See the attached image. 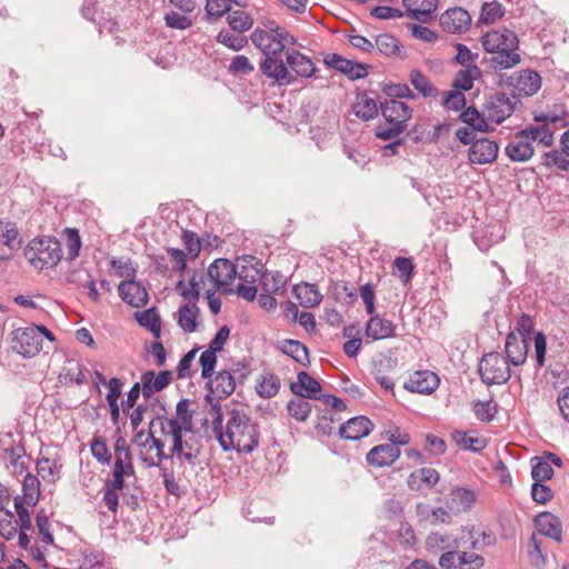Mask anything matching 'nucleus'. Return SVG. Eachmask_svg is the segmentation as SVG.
<instances>
[{"instance_id":"obj_1","label":"nucleus","mask_w":569,"mask_h":569,"mask_svg":"<svg viewBox=\"0 0 569 569\" xmlns=\"http://www.w3.org/2000/svg\"><path fill=\"white\" fill-rule=\"evenodd\" d=\"M227 422L222 430L214 436L222 451L234 450L238 453L249 455L253 452L260 441V427L258 422L252 421L249 415L243 410L224 407Z\"/></svg>"},{"instance_id":"obj_2","label":"nucleus","mask_w":569,"mask_h":569,"mask_svg":"<svg viewBox=\"0 0 569 569\" xmlns=\"http://www.w3.org/2000/svg\"><path fill=\"white\" fill-rule=\"evenodd\" d=\"M250 40L262 53L259 70L271 84L283 87L296 82V77L288 70L283 60L284 43L276 41L260 28L251 32Z\"/></svg>"},{"instance_id":"obj_3","label":"nucleus","mask_w":569,"mask_h":569,"mask_svg":"<svg viewBox=\"0 0 569 569\" xmlns=\"http://www.w3.org/2000/svg\"><path fill=\"white\" fill-rule=\"evenodd\" d=\"M481 43L487 52L495 53L483 59L492 70L511 68L520 62V56L515 52L519 47V39L515 31L503 28L490 30L482 36Z\"/></svg>"},{"instance_id":"obj_4","label":"nucleus","mask_w":569,"mask_h":569,"mask_svg":"<svg viewBox=\"0 0 569 569\" xmlns=\"http://www.w3.org/2000/svg\"><path fill=\"white\" fill-rule=\"evenodd\" d=\"M380 112L383 122L376 127L375 136L380 140L390 141L407 130L413 109L400 100L386 99L380 101Z\"/></svg>"},{"instance_id":"obj_5","label":"nucleus","mask_w":569,"mask_h":569,"mask_svg":"<svg viewBox=\"0 0 569 569\" xmlns=\"http://www.w3.org/2000/svg\"><path fill=\"white\" fill-rule=\"evenodd\" d=\"M28 262L36 269L54 268L62 259L60 241L51 236H38L31 239L23 250Z\"/></svg>"},{"instance_id":"obj_6","label":"nucleus","mask_w":569,"mask_h":569,"mask_svg":"<svg viewBox=\"0 0 569 569\" xmlns=\"http://www.w3.org/2000/svg\"><path fill=\"white\" fill-rule=\"evenodd\" d=\"M510 362L498 351L485 353L478 363L480 380L486 386L503 385L511 378Z\"/></svg>"},{"instance_id":"obj_7","label":"nucleus","mask_w":569,"mask_h":569,"mask_svg":"<svg viewBox=\"0 0 569 569\" xmlns=\"http://www.w3.org/2000/svg\"><path fill=\"white\" fill-rule=\"evenodd\" d=\"M499 86L512 87L518 96L531 97L541 87L540 74L531 69H523L510 76L500 74Z\"/></svg>"},{"instance_id":"obj_8","label":"nucleus","mask_w":569,"mask_h":569,"mask_svg":"<svg viewBox=\"0 0 569 569\" xmlns=\"http://www.w3.org/2000/svg\"><path fill=\"white\" fill-rule=\"evenodd\" d=\"M513 98L510 99L505 92L490 94L483 103L487 119L496 124L502 123L515 112L517 103H521L516 96Z\"/></svg>"},{"instance_id":"obj_9","label":"nucleus","mask_w":569,"mask_h":569,"mask_svg":"<svg viewBox=\"0 0 569 569\" xmlns=\"http://www.w3.org/2000/svg\"><path fill=\"white\" fill-rule=\"evenodd\" d=\"M208 277L214 290L222 295H230L233 290L230 284L237 277V266L227 258H218L208 267Z\"/></svg>"},{"instance_id":"obj_10","label":"nucleus","mask_w":569,"mask_h":569,"mask_svg":"<svg viewBox=\"0 0 569 569\" xmlns=\"http://www.w3.org/2000/svg\"><path fill=\"white\" fill-rule=\"evenodd\" d=\"M13 349L23 358H32L42 350L41 335L37 325L13 330Z\"/></svg>"},{"instance_id":"obj_11","label":"nucleus","mask_w":569,"mask_h":569,"mask_svg":"<svg viewBox=\"0 0 569 569\" xmlns=\"http://www.w3.org/2000/svg\"><path fill=\"white\" fill-rule=\"evenodd\" d=\"M240 271H237V277L242 282L254 283L257 280L260 281L261 289L263 291L269 290V271L264 268L261 259L252 254H246L241 258Z\"/></svg>"},{"instance_id":"obj_12","label":"nucleus","mask_w":569,"mask_h":569,"mask_svg":"<svg viewBox=\"0 0 569 569\" xmlns=\"http://www.w3.org/2000/svg\"><path fill=\"white\" fill-rule=\"evenodd\" d=\"M375 429V423L367 416H356L341 423L338 435L341 439L357 441L368 437Z\"/></svg>"},{"instance_id":"obj_13","label":"nucleus","mask_w":569,"mask_h":569,"mask_svg":"<svg viewBox=\"0 0 569 569\" xmlns=\"http://www.w3.org/2000/svg\"><path fill=\"white\" fill-rule=\"evenodd\" d=\"M499 144L489 138H477L468 149V159L475 164H488L497 160Z\"/></svg>"},{"instance_id":"obj_14","label":"nucleus","mask_w":569,"mask_h":569,"mask_svg":"<svg viewBox=\"0 0 569 569\" xmlns=\"http://www.w3.org/2000/svg\"><path fill=\"white\" fill-rule=\"evenodd\" d=\"M440 385V378L431 370H418L410 375L403 389L412 393L431 395Z\"/></svg>"},{"instance_id":"obj_15","label":"nucleus","mask_w":569,"mask_h":569,"mask_svg":"<svg viewBox=\"0 0 569 569\" xmlns=\"http://www.w3.org/2000/svg\"><path fill=\"white\" fill-rule=\"evenodd\" d=\"M436 501H442L441 497H438ZM446 507L452 512V515H459L461 512H468L471 510L476 502V495L472 490L465 487H457L452 489L447 497L443 498Z\"/></svg>"},{"instance_id":"obj_16","label":"nucleus","mask_w":569,"mask_h":569,"mask_svg":"<svg viewBox=\"0 0 569 569\" xmlns=\"http://www.w3.org/2000/svg\"><path fill=\"white\" fill-rule=\"evenodd\" d=\"M118 292L121 300L133 308L144 307L149 301V293L146 287L137 281L136 278L122 280L118 284Z\"/></svg>"},{"instance_id":"obj_17","label":"nucleus","mask_w":569,"mask_h":569,"mask_svg":"<svg viewBox=\"0 0 569 569\" xmlns=\"http://www.w3.org/2000/svg\"><path fill=\"white\" fill-rule=\"evenodd\" d=\"M439 23L448 33H461L470 27L471 16L463 8H449L440 16Z\"/></svg>"},{"instance_id":"obj_18","label":"nucleus","mask_w":569,"mask_h":569,"mask_svg":"<svg viewBox=\"0 0 569 569\" xmlns=\"http://www.w3.org/2000/svg\"><path fill=\"white\" fill-rule=\"evenodd\" d=\"M172 372L167 369L159 372L153 370L144 371L141 375V382H139L143 398L147 400L153 393L162 391L172 382Z\"/></svg>"},{"instance_id":"obj_19","label":"nucleus","mask_w":569,"mask_h":569,"mask_svg":"<svg viewBox=\"0 0 569 569\" xmlns=\"http://www.w3.org/2000/svg\"><path fill=\"white\" fill-rule=\"evenodd\" d=\"M288 70L297 78L316 77L317 68L312 60L296 49L286 50Z\"/></svg>"},{"instance_id":"obj_20","label":"nucleus","mask_w":569,"mask_h":569,"mask_svg":"<svg viewBox=\"0 0 569 569\" xmlns=\"http://www.w3.org/2000/svg\"><path fill=\"white\" fill-rule=\"evenodd\" d=\"M538 532L558 543L562 541V523L558 516L549 511H542L533 518Z\"/></svg>"},{"instance_id":"obj_21","label":"nucleus","mask_w":569,"mask_h":569,"mask_svg":"<svg viewBox=\"0 0 569 569\" xmlns=\"http://www.w3.org/2000/svg\"><path fill=\"white\" fill-rule=\"evenodd\" d=\"M289 388L295 396L310 400L319 399L322 391L321 383L307 371H299L297 373V381L291 382Z\"/></svg>"},{"instance_id":"obj_22","label":"nucleus","mask_w":569,"mask_h":569,"mask_svg":"<svg viewBox=\"0 0 569 569\" xmlns=\"http://www.w3.org/2000/svg\"><path fill=\"white\" fill-rule=\"evenodd\" d=\"M400 449L393 445L382 443L375 446L366 455V461L369 466L383 468L391 466L399 457Z\"/></svg>"},{"instance_id":"obj_23","label":"nucleus","mask_w":569,"mask_h":569,"mask_svg":"<svg viewBox=\"0 0 569 569\" xmlns=\"http://www.w3.org/2000/svg\"><path fill=\"white\" fill-rule=\"evenodd\" d=\"M529 350L528 340L519 338L515 331H509L506 337L505 353L506 359L512 366H521L526 362Z\"/></svg>"},{"instance_id":"obj_24","label":"nucleus","mask_w":569,"mask_h":569,"mask_svg":"<svg viewBox=\"0 0 569 569\" xmlns=\"http://www.w3.org/2000/svg\"><path fill=\"white\" fill-rule=\"evenodd\" d=\"M440 480V473L430 467H422L412 471L407 479V486L411 491L433 489Z\"/></svg>"},{"instance_id":"obj_25","label":"nucleus","mask_w":569,"mask_h":569,"mask_svg":"<svg viewBox=\"0 0 569 569\" xmlns=\"http://www.w3.org/2000/svg\"><path fill=\"white\" fill-rule=\"evenodd\" d=\"M402 4L407 8V16L410 19L428 23L433 18L438 0H402Z\"/></svg>"},{"instance_id":"obj_26","label":"nucleus","mask_w":569,"mask_h":569,"mask_svg":"<svg viewBox=\"0 0 569 569\" xmlns=\"http://www.w3.org/2000/svg\"><path fill=\"white\" fill-rule=\"evenodd\" d=\"M365 335L373 341L392 338L396 336V326L392 321L376 313L367 321Z\"/></svg>"},{"instance_id":"obj_27","label":"nucleus","mask_w":569,"mask_h":569,"mask_svg":"<svg viewBox=\"0 0 569 569\" xmlns=\"http://www.w3.org/2000/svg\"><path fill=\"white\" fill-rule=\"evenodd\" d=\"M505 153L513 162H526L535 154V148L528 138H520L517 131L513 141L506 146Z\"/></svg>"},{"instance_id":"obj_28","label":"nucleus","mask_w":569,"mask_h":569,"mask_svg":"<svg viewBox=\"0 0 569 569\" xmlns=\"http://www.w3.org/2000/svg\"><path fill=\"white\" fill-rule=\"evenodd\" d=\"M352 111L362 121H370L378 117L380 104L378 106L376 99L368 97L366 91H358Z\"/></svg>"},{"instance_id":"obj_29","label":"nucleus","mask_w":569,"mask_h":569,"mask_svg":"<svg viewBox=\"0 0 569 569\" xmlns=\"http://www.w3.org/2000/svg\"><path fill=\"white\" fill-rule=\"evenodd\" d=\"M40 486L38 476L27 472L22 480V495H17L13 501L20 500L29 507H36L41 497Z\"/></svg>"},{"instance_id":"obj_30","label":"nucleus","mask_w":569,"mask_h":569,"mask_svg":"<svg viewBox=\"0 0 569 569\" xmlns=\"http://www.w3.org/2000/svg\"><path fill=\"white\" fill-rule=\"evenodd\" d=\"M279 350L297 363L303 367L310 366L309 348L299 340L286 339L279 346Z\"/></svg>"},{"instance_id":"obj_31","label":"nucleus","mask_w":569,"mask_h":569,"mask_svg":"<svg viewBox=\"0 0 569 569\" xmlns=\"http://www.w3.org/2000/svg\"><path fill=\"white\" fill-rule=\"evenodd\" d=\"M62 463L49 457H39L36 461L38 476L47 483H56L61 478Z\"/></svg>"},{"instance_id":"obj_32","label":"nucleus","mask_w":569,"mask_h":569,"mask_svg":"<svg viewBox=\"0 0 569 569\" xmlns=\"http://www.w3.org/2000/svg\"><path fill=\"white\" fill-rule=\"evenodd\" d=\"M293 292L299 300L300 305L305 308H312L318 306L322 300V295L319 292L317 284L302 282L293 287Z\"/></svg>"},{"instance_id":"obj_33","label":"nucleus","mask_w":569,"mask_h":569,"mask_svg":"<svg viewBox=\"0 0 569 569\" xmlns=\"http://www.w3.org/2000/svg\"><path fill=\"white\" fill-rule=\"evenodd\" d=\"M122 380L117 377H113L108 381L109 391L106 396V399L110 410L111 421L116 426L119 423L120 419V406L118 400L122 393Z\"/></svg>"},{"instance_id":"obj_34","label":"nucleus","mask_w":569,"mask_h":569,"mask_svg":"<svg viewBox=\"0 0 569 569\" xmlns=\"http://www.w3.org/2000/svg\"><path fill=\"white\" fill-rule=\"evenodd\" d=\"M200 309L197 305H182L177 311L179 327L188 333L194 332L198 328V316Z\"/></svg>"},{"instance_id":"obj_35","label":"nucleus","mask_w":569,"mask_h":569,"mask_svg":"<svg viewBox=\"0 0 569 569\" xmlns=\"http://www.w3.org/2000/svg\"><path fill=\"white\" fill-rule=\"evenodd\" d=\"M327 295L336 301H345L347 305H353L358 295L355 287H350L347 281H330Z\"/></svg>"},{"instance_id":"obj_36","label":"nucleus","mask_w":569,"mask_h":569,"mask_svg":"<svg viewBox=\"0 0 569 569\" xmlns=\"http://www.w3.org/2000/svg\"><path fill=\"white\" fill-rule=\"evenodd\" d=\"M212 381V389L217 393L218 399H227L236 389L234 376L228 370L218 371Z\"/></svg>"},{"instance_id":"obj_37","label":"nucleus","mask_w":569,"mask_h":569,"mask_svg":"<svg viewBox=\"0 0 569 569\" xmlns=\"http://www.w3.org/2000/svg\"><path fill=\"white\" fill-rule=\"evenodd\" d=\"M409 81L423 98H436L439 90L431 83L429 78L419 69H412L409 73Z\"/></svg>"},{"instance_id":"obj_38","label":"nucleus","mask_w":569,"mask_h":569,"mask_svg":"<svg viewBox=\"0 0 569 569\" xmlns=\"http://www.w3.org/2000/svg\"><path fill=\"white\" fill-rule=\"evenodd\" d=\"M520 138H528L531 143L539 141L546 147L553 146V131L550 130L549 126H529L525 129L519 130Z\"/></svg>"},{"instance_id":"obj_39","label":"nucleus","mask_w":569,"mask_h":569,"mask_svg":"<svg viewBox=\"0 0 569 569\" xmlns=\"http://www.w3.org/2000/svg\"><path fill=\"white\" fill-rule=\"evenodd\" d=\"M376 46L379 52L386 57L398 56L403 58L401 42L391 33H380L376 37Z\"/></svg>"},{"instance_id":"obj_40","label":"nucleus","mask_w":569,"mask_h":569,"mask_svg":"<svg viewBox=\"0 0 569 569\" xmlns=\"http://www.w3.org/2000/svg\"><path fill=\"white\" fill-rule=\"evenodd\" d=\"M233 3L243 7V4L238 0H207L204 6L207 22H216L218 19L230 11L231 4Z\"/></svg>"},{"instance_id":"obj_41","label":"nucleus","mask_w":569,"mask_h":569,"mask_svg":"<svg viewBox=\"0 0 569 569\" xmlns=\"http://www.w3.org/2000/svg\"><path fill=\"white\" fill-rule=\"evenodd\" d=\"M280 386L279 377L273 372H267L257 381L256 391L261 398L270 399L279 392Z\"/></svg>"},{"instance_id":"obj_42","label":"nucleus","mask_w":569,"mask_h":569,"mask_svg":"<svg viewBox=\"0 0 569 569\" xmlns=\"http://www.w3.org/2000/svg\"><path fill=\"white\" fill-rule=\"evenodd\" d=\"M193 415L194 411L190 409V400L182 398L176 405V417H170V425L178 423V426L193 430Z\"/></svg>"},{"instance_id":"obj_43","label":"nucleus","mask_w":569,"mask_h":569,"mask_svg":"<svg viewBox=\"0 0 569 569\" xmlns=\"http://www.w3.org/2000/svg\"><path fill=\"white\" fill-rule=\"evenodd\" d=\"M0 227H3L1 232L2 243L10 250H19L22 247L23 240L20 237V231L17 224L12 221H4L0 219Z\"/></svg>"},{"instance_id":"obj_44","label":"nucleus","mask_w":569,"mask_h":569,"mask_svg":"<svg viewBox=\"0 0 569 569\" xmlns=\"http://www.w3.org/2000/svg\"><path fill=\"white\" fill-rule=\"evenodd\" d=\"M312 410L311 403L308 398L296 397L288 401L287 411L288 415L297 421H306Z\"/></svg>"},{"instance_id":"obj_45","label":"nucleus","mask_w":569,"mask_h":569,"mask_svg":"<svg viewBox=\"0 0 569 569\" xmlns=\"http://www.w3.org/2000/svg\"><path fill=\"white\" fill-rule=\"evenodd\" d=\"M392 267L393 273L399 277L403 286L411 283L416 268L411 258L402 256L396 257Z\"/></svg>"},{"instance_id":"obj_46","label":"nucleus","mask_w":569,"mask_h":569,"mask_svg":"<svg viewBox=\"0 0 569 569\" xmlns=\"http://www.w3.org/2000/svg\"><path fill=\"white\" fill-rule=\"evenodd\" d=\"M451 437L458 446H462L463 449L470 450L472 452H480L487 446L486 439L469 436L468 432L465 431L455 430L451 433Z\"/></svg>"},{"instance_id":"obj_47","label":"nucleus","mask_w":569,"mask_h":569,"mask_svg":"<svg viewBox=\"0 0 569 569\" xmlns=\"http://www.w3.org/2000/svg\"><path fill=\"white\" fill-rule=\"evenodd\" d=\"M531 462V477L536 481H547L550 480L553 475V468L549 465L547 459L541 456H535L530 460Z\"/></svg>"},{"instance_id":"obj_48","label":"nucleus","mask_w":569,"mask_h":569,"mask_svg":"<svg viewBox=\"0 0 569 569\" xmlns=\"http://www.w3.org/2000/svg\"><path fill=\"white\" fill-rule=\"evenodd\" d=\"M227 13V22L233 31L244 32L252 28L253 18L248 12L230 9Z\"/></svg>"},{"instance_id":"obj_49","label":"nucleus","mask_w":569,"mask_h":569,"mask_svg":"<svg viewBox=\"0 0 569 569\" xmlns=\"http://www.w3.org/2000/svg\"><path fill=\"white\" fill-rule=\"evenodd\" d=\"M472 409L480 421L490 422L495 420L499 411V405L493 399L487 401L477 400L473 402Z\"/></svg>"},{"instance_id":"obj_50","label":"nucleus","mask_w":569,"mask_h":569,"mask_svg":"<svg viewBox=\"0 0 569 569\" xmlns=\"http://www.w3.org/2000/svg\"><path fill=\"white\" fill-rule=\"evenodd\" d=\"M505 16V8L498 1L485 2L481 7L478 22L492 24Z\"/></svg>"},{"instance_id":"obj_51","label":"nucleus","mask_w":569,"mask_h":569,"mask_svg":"<svg viewBox=\"0 0 569 569\" xmlns=\"http://www.w3.org/2000/svg\"><path fill=\"white\" fill-rule=\"evenodd\" d=\"M90 449L92 457L102 466H109L112 460V456L107 446V441L101 436H94L90 442Z\"/></svg>"},{"instance_id":"obj_52","label":"nucleus","mask_w":569,"mask_h":569,"mask_svg":"<svg viewBox=\"0 0 569 569\" xmlns=\"http://www.w3.org/2000/svg\"><path fill=\"white\" fill-rule=\"evenodd\" d=\"M172 446L170 448V457L181 458L186 455L183 453V442H184V433L193 432V430H189L186 427L178 426V423H173L170 426Z\"/></svg>"},{"instance_id":"obj_53","label":"nucleus","mask_w":569,"mask_h":569,"mask_svg":"<svg viewBox=\"0 0 569 569\" xmlns=\"http://www.w3.org/2000/svg\"><path fill=\"white\" fill-rule=\"evenodd\" d=\"M528 558L531 566L537 569H545L547 565L546 555L542 551V542L532 533L529 541Z\"/></svg>"},{"instance_id":"obj_54","label":"nucleus","mask_w":569,"mask_h":569,"mask_svg":"<svg viewBox=\"0 0 569 569\" xmlns=\"http://www.w3.org/2000/svg\"><path fill=\"white\" fill-rule=\"evenodd\" d=\"M381 91L389 99H415L416 94L406 83L382 82Z\"/></svg>"},{"instance_id":"obj_55","label":"nucleus","mask_w":569,"mask_h":569,"mask_svg":"<svg viewBox=\"0 0 569 569\" xmlns=\"http://www.w3.org/2000/svg\"><path fill=\"white\" fill-rule=\"evenodd\" d=\"M541 159V166L547 169L556 168L560 171H569V159L558 150L543 152Z\"/></svg>"},{"instance_id":"obj_56","label":"nucleus","mask_w":569,"mask_h":569,"mask_svg":"<svg viewBox=\"0 0 569 569\" xmlns=\"http://www.w3.org/2000/svg\"><path fill=\"white\" fill-rule=\"evenodd\" d=\"M441 103L446 110L458 112L465 108L467 99L462 91L452 88L451 90L445 91Z\"/></svg>"},{"instance_id":"obj_57","label":"nucleus","mask_w":569,"mask_h":569,"mask_svg":"<svg viewBox=\"0 0 569 569\" xmlns=\"http://www.w3.org/2000/svg\"><path fill=\"white\" fill-rule=\"evenodd\" d=\"M181 239L189 259L196 260L202 248V241L199 236L194 231L186 229L182 232Z\"/></svg>"},{"instance_id":"obj_58","label":"nucleus","mask_w":569,"mask_h":569,"mask_svg":"<svg viewBox=\"0 0 569 569\" xmlns=\"http://www.w3.org/2000/svg\"><path fill=\"white\" fill-rule=\"evenodd\" d=\"M36 525L41 541L46 546L54 545V537L50 531V520L43 508H41L36 515Z\"/></svg>"},{"instance_id":"obj_59","label":"nucleus","mask_w":569,"mask_h":569,"mask_svg":"<svg viewBox=\"0 0 569 569\" xmlns=\"http://www.w3.org/2000/svg\"><path fill=\"white\" fill-rule=\"evenodd\" d=\"M327 68L333 69L347 77L352 69V60L343 58L339 53H327L323 58Z\"/></svg>"},{"instance_id":"obj_60","label":"nucleus","mask_w":569,"mask_h":569,"mask_svg":"<svg viewBox=\"0 0 569 569\" xmlns=\"http://www.w3.org/2000/svg\"><path fill=\"white\" fill-rule=\"evenodd\" d=\"M546 481H536L533 480L530 489L531 498L535 502L539 505H547L550 502L553 497V490L545 483Z\"/></svg>"},{"instance_id":"obj_61","label":"nucleus","mask_w":569,"mask_h":569,"mask_svg":"<svg viewBox=\"0 0 569 569\" xmlns=\"http://www.w3.org/2000/svg\"><path fill=\"white\" fill-rule=\"evenodd\" d=\"M109 264L116 269L118 277L126 278V280L133 279L137 276L138 264L130 259L123 262L121 259L112 258Z\"/></svg>"},{"instance_id":"obj_62","label":"nucleus","mask_w":569,"mask_h":569,"mask_svg":"<svg viewBox=\"0 0 569 569\" xmlns=\"http://www.w3.org/2000/svg\"><path fill=\"white\" fill-rule=\"evenodd\" d=\"M64 233L67 236V260L73 261L79 257L80 249L82 246L81 237L77 228H66Z\"/></svg>"},{"instance_id":"obj_63","label":"nucleus","mask_w":569,"mask_h":569,"mask_svg":"<svg viewBox=\"0 0 569 569\" xmlns=\"http://www.w3.org/2000/svg\"><path fill=\"white\" fill-rule=\"evenodd\" d=\"M133 318L140 327H142L147 330L161 323V318H160L156 307H150L142 311H136L133 313Z\"/></svg>"},{"instance_id":"obj_64","label":"nucleus","mask_w":569,"mask_h":569,"mask_svg":"<svg viewBox=\"0 0 569 569\" xmlns=\"http://www.w3.org/2000/svg\"><path fill=\"white\" fill-rule=\"evenodd\" d=\"M457 569H481L485 558L475 552L458 551Z\"/></svg>"}]
</instances>
